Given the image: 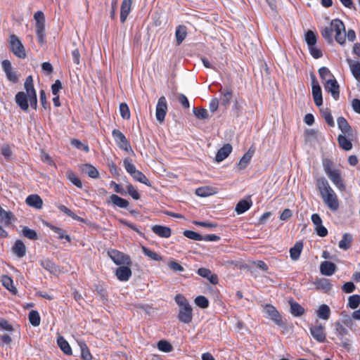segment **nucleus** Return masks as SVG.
Segmentation results:
<instances>
[{
	"label": "nucleus",
	"instance_id": "nucleus-35",
	"mask_svg": "<svg viewBox=\"0 0 360 360\" xmlns=\"http://www.w3.org/2000/svg\"><path fill=\"white\" fill-rule=\"evenodd\" d=\"M321 35L328 43L330 44L333 42V29L332 22L328 25L322 28Z\"/></svg>",
	"mask_w": 360,
	"mask_h": 360
},
{
	"label": "nucleus",
	"instance_id": "nucleus-62",
	"mask_svg": "<svg viewBox=\"0 0 360 360\" xmlns=\"http://www.w3.org/2000/svg\"><path fill=\"white\" fill-rule=\"evenodd\" d=\"M127 193L134 199L139 200L140 198V194L138 191L131 185L129 184L127 186Z\"/></svg>",
	"mask_w": 360,
	"mask_h": 360
},
{
	"label": "nucleus",
	"instance_id": "nucleus-6",
	"mask_svg": "<svg viewBox=\"0 0 360 360\" xmlns=\"http://www.w3.org/2000/svg\"><path fill=\"white\" fill-rule=\"evenodd\" d=\"M9 43L11 50L14 55H15L17 57L20 58H25L26 57L25 48L21 41L16 35L11 34L10 36Z\"/></svg>",
	"mask_w": 360,
	"mask_h": 360
},
{
	"label": "nucleus",
	"instance_id": "nucleus-24",
	"mask_svg": "<svg viewBox=\"0 0 360 360\" xmlns=\"http://www.w3.org/2000/svg\"><path fill=\"white\" fill-rule=\"evenodd\" d=\"M316 313L320 319L328 320L330 318L331 311L327 304H323L320 305Z\"/></svg>",
	"mask_w": 360,
	"mask_h": 360
},
{
	"label": "nucleus",
	"instance_id": "nucleus-7",
	"mask_svg": "<svg viewBox=\"0 0 360 360\" xmlns=\"http://www.w3.org/2000/svg\"><path fill=\"white\" fill-rule=\"evenodd\" d=\"M263 313L266 318L271 319L276 325L279 326H283L284 325L279 312L273 305L266 304L264 307Z\"/></svg>",
	"mask_w": 360,
	"mask_h": 360
},
{
	"label": "nucleus",
	"instance_id": "nucleus-19",
	"mask_svg": "<svg viewBox=\"0 0 360 360\" xmlns=\"http://www.w3.org/2000/svg\"><path fill=\"white\" fill-rule=\"evenodd\" d=\"M255 153V148L250 147L247 153H245L243 157L240 158L239 162L238 163V167L240 169H245L248 165L249 164L250 160L252 159L253 155Z\"/></svg>",
	"mask_w": 360,
	"mask_h": 360
},
{
	"label": "nucleus",
	"instance_id": "nucleus-3",
	"mask_svg": "<svg viewBox=\"0 0 360 360\" xmlns=\"http://www.w3.org/2000/svg\"><path fill=\"white\" fill-rule=\"evenodd\" d=\"M108 255L116 265L131 266L132 264L131 257L128 255H126L117 250H109L108 251Z\"/></svg>",
	"mask_w": 360,
	"mask_h": 360
},
{
	"label": "nucleus",
	"instance_id": "nucleus-43",
	"mask_svg": "<svg viewBox=\"0 0 360 360\" xmlns=\"http://www.w3.org/2000/svg\"><path fill=\"white\" fill-rule=\"evenodd\" d=\"M30 323L33 326H38L40 325V316L37 311L32 310L28 315Z\"/></svg>",
	"mask_w": 360,
	"mask_h": 360
},
{
	"label": "nucleus",
	"instance_id": "nucleus-41",
	"mask_svg": "<svg viewBox=\"0 0 360 360\" xmlns=\"http://www.w3.org/2000/svg\"><path fill=\"white\" fill-rule=\"evenodd\" d=\"M320 110H321V115L324 118L326 123L330 127H334L335 122H334V120L330 113V110L328 108H321Z\"/></svg>",
	"mask_w": 360,
	"mask_h": 360
},
{
	"label": "nucleus",
	"instance_id": "nucleus-13",
	"mask_svg": "<svg viewBox=\"0 0 360 360\" xmlns=\"http://www.w3.org/2000/svg\"><path fill=\"white\" fill-rule=\"evenodd\" d=\"M332 183L335 187L340 191H345L346 189L345 184H344L343 179L341 177L340 170H336L332 174L328 176Z\"/></svg>",
	"mask_w": 360,
	"mask_h": 360
},
{
	"label": "nucleus",
	"instance_id": "nucleus-48",
	"mask_svg": "<svg viewBox=\"0 0 360 360\" xmlns=\"http://www.w3.org/2000/svg\"><path fill=\"white\" fill-rule=\"evenodd\" d=\"M193 112L199 120H205L209 117L208 112L205 108H193Z\"/></svg>",
	"mask_w": 360,
	"mask_h": 360
},
{
	"label": "nucleus",
	"instance_id": "nucleus-9",
	"mask_svg": "<svg viewBox=\"0 0 360 360\" xmlns=\"http://www.w3.org/2000/svg\"><path fill=\"white\" fill-rule=\"evenodd\" d=\"M167 111V101L165 96H161L156 105L155 117L158 121L162 122Z\"/></svg>",
	"mask_w": 360,
	"mask_h": 360
},
{
	"label": "nucleus",
	"instance_id": "nucleus-60",
	"mask_svg": "<svg viewBox=\"0 0 360 360\" xmlns=\"http://www.w3.org/2000/svg\"><path fill=\"white\" fill-rule=\"evenodd\" d=\"M319 75L321 78L326 82L328 79H332L331 77H333L331 75L330 70L326 68L322 67L319 70Z\"/></svg>",
	"mask_w": 360,
	"mask_h": 360
},
{
	"label": "nucleus",
	"instance_id": "nucleus-45",
	"mask_svg": "<svg viewBox=\"0 0 360 360\" xmlns=\"http://www.w3.org/2000/svg\"><path fill=\"white\" fill-rule=\"evenodd\" d=\"M66 176H67L68 179L71 183H72L75 186H76L77 187H78L79 188H81L82 187V184L80 179L77 176H76V175L75 174V173L72 171H71V170L67 171Z\"/></svg>",
	"mask_w": 360,
	"mask_h": 360
},
{
	"label": "nucleus",
	"instance_id": "nucleus-10",
	"mask_svg": "<svg viewBox=\"0 0 360 360\" xmlns=\"http://www.w3.org/2000/svg\"><path fill=\"white\" fill-rule=\"evenodd\" d=\"M324 87L326 91L330 92L335 100H338L340 96L339 85L335 79H328L326 80Z\"/></svg>",
	"mask_w": 360,
	"mask_h": 360
},
{
	"label": "nucleus",
	"instance_id": "nucleus-23",
	"mask_svg": "<svg viewBox=\"0 0 360 360\" xmlns=\"http://www.w3.org/2000/svg\"><path fill=\"white\" fill-rule=\"evenodd\" d=\"M83 173L87 174L89 177L96 179L98 177V172L96 167L89 164H84L80 166Z\"/></svg>",
	"mask_w": 360,
	"mask_h": 360
},
{
	"label": "nucleus",
	"instance_id": "nucleus-38",
	"mask_svg": "<svg viewBox=\"0 0 360 360\" xmlns=\"http://www.w3.org/2000/svg\"><path fill=\"white\" fill-rule=\"evenodd\" d=\"M13 217V214L10 211L4 210L0 205V221L8 225L11 224V221Z\"/></svg>",
	"mask_w": 360,
	"mask_h": 360
},
{
	"label": "nucleus",
	"instance_id": "nucleus-14",
	"mask_svg": "<svg viewBox=\"0 0 360 360\" xmlns=\"http://www.w3.org/2000/svg\"><path fill=\"white\" fill-rule=\"evenodd\" d=\"M336 265L331 262L324 261L320 264V272L323 276H330L336 271Z\"/></svg>",
	"mask_w": 360,
	"mask_h": 360
},
{
	"label": "nucleus",
	"instance_id": "nucleus-32",
	"mask_svg": "<svg viewBox=\"0 0 360 360\" xmlns=\"http://www.w3.org/2000/svg\"><path fill=\"white\" fill-rule=\"evenodd\" d=\"M338 128L345 134H350L352 132V128L348 124L346 119L343 117H340L337 120Z\"/></svg>",
	"mask_w": 360,
	"mask_h": 360
},
{
	"label": "nucleus",
	"instance_id": "nucleus-63",
	"mask_svg": "<svg viewBox=\"0 0 360 360\" xmlns=\"http://www.w3.org/2000/svg\"><path fill=\"white\" fill-rule=\"evenodd\" d=\"M167 265L169 268L174 272L183 271L184 270V267L175 261L169 262Z\"/></svg>",
	"mask_w": 360,
	"mask_h": 360
},
{
	"label": "nucleus",
	"instance_id": "nucleus-31",
	"mask_svg": "<svg viewBox=\"0 0 360 360\" xmlns=\"http://www.w3.org/2000/svg\"><path fill=\"white\" fill-rule=\"evenodd\" d=\"M1 283L2 285L13 294L17 293L18 290L13 285V281L10 276L7 275H3L1 276Z\"/></svg>",
	"mask_w": 360,
	"mask_h": 360
},
{
	"label": "nucleus",
	"instance_id": "nucleus-8",
	"mask_svg": "<svg viewBox=\"0 0 360 360\" xmlns=\"http://www.w3.org/2000/svg\"><path fill=\"white\" fill-rule=\"evenodd\" d=\"M112 136L117 145V146L125 151L131 150V148L129 142L127 139L124 134L119 129H113L112 131Z\"/></svg>",
	"mask_w": 360,
	"mask_h": 360
},
{
	"label": "nucleus",
	"instance_id": "nucleus-30",
	"mask_svg": "<svg viewBox=\"0 0 360 360\" xmlns=\"http://www.w3.org/2000/svg\"><path fill=\"white\" fill-rule=\"evenodd\" d=\"M110 198V201L115 206L120 208H127L129 206V201L118 196L117 195L112 194Z\"/></svg>",
	"mask_w": 360,
	"mask_h": 360
},
{
	"label": "nucleus",
	"instance_id": "nucleus-22",
	"mask_svg": "<svg viewBox=\"0 0 360 360\" xmlns=\"http://www.w3.org/2000/svg\"><path fill=\"white\" fill-rule=\"evenodd\" d=\"M303 248V243L302 241L295 243L293 247L290 249V256L293 261H297L300 258V254Z\"/></svg>",
	"mask_w": 360,
	"mask_h": 360
},
{
	"label": "nucleus",
	"instance_id": "nucleus-54",
	"mask_svg": "<svg viewBox=\"0 0 360 360\" xmlns=\"http://www.w3.org/2000/svg\"><path fill=\"white\" fill-rule=\"evenodd\" d=\"M305 40L309 47L315 46L317 40L315 33L311 30L307 31L305 34Z\"/></svg>",
	"mask_w": 360,
	"mask_h": 360
},
{
	"label": "nucleus",
	"instance_id": "nucleus-29",
	"mask_svg": "<svg viewBox=\"0 0 360 360\" xmlns=\"http://www.w3.org/2000/svg\"><path fill=\"white\" fill-rule=\"evenodd\" d=\"M217 189L210 186H202L195 190V194L200 197H207L217 193Z\"/></svg>",
	"mask_w": 360,
	"mask_h": 360
},
{
	"label": "nucleus",
	"instance_id": "nucleus-28",
	"mask_svg": "<svg viewBox=\"0 0 360 360\" xmlns=\"http://www.w3.org/2000/svg\"><path fill=\"white\" fill-rule=\"evenodd\" d=\"M347 60L354 77L357 80H360V62L353 61L351 59H347Z\"/></svg>",
	"mask_w": 360,
	"mask_h": 360
},
{
	"label": "nucleus",
	"instance_id": "nucleus-12",
	"mask_svg": "<svg viewBox=\"0 0 360 360\" xmlns=\"http://www.w3.org/2000/svg\"><path fill=\"white\" fill-rule=\"evenodd\" d=\"M130 266L121 265L115 271V276L120 281H127L131 276Z\"/></svg>",
	"mask_w": 360,
	"mask_h": 360
},
{
	"label": "nucleus",
	"instance_id": "nucleus-42",
	"mask_svg": "<svg viewBox=\"0 0 360 360\" xmlns=\"http://www.w3.org/2000/svg\"><path fill=\"white\" fill-rule=\"evenodd\" d=\"M135 181L142 183L146 186H150V181L141 171L137 170L136 173L131 176Z\"/></svg>",
	"mask_w": 360,
	"mask_h": 360
},
{
	"label": "nucleus",
	"instance_id": "nucleus-44",
	"mask_svg": "<svg viewBox=\"0 0 360 360\" xmlns=\"http://www.w3.org/2000/svg\"><path fill=\"white\" fill-rule=\"evenodd\" d=\"M143 253L149 257L150 259L154 261H161L162 259V257L158 253L151 251L150 249L145 246H142L141 248Z\"/></svg>",
	"mask_w": 360,
	"mask_h": 360
},
{
	"label": "nucleus",
	"instance_id": "nucleus-40",
	"mask_svg": "<svg viewBox=\"0 0 360 360\" xmlns=\"http://www.w3.org/2000/svg\"><path fill=\"white\" fill-rule=\"evenodd\" d=\"M338 141L340 146L345 150H349L352 148V142L347 139L345 136L344 135H339L338 137Z\"/></svg>",
	"mask_w": 360,
	"mask_h": 360
},
{
	"label": "nucleus",
	"instance_id": "nucleus-51",
	"mask_svg": "<svg viewBox=\"0 0 360 360\" xmlns=\"http://www.w3.org/2000/svg\"><path fill=\"white\" fill-rule=\"evenodd\" d=\"M317 286L324 290L328 292L332 289V284L327 278H321L317 281Z\"/></svg>",
	"mask_w": 360,
	"mask_h": 360
},
{
	"label": "nucleus",
	"instance_id": "nucleus-34",
	"mask_svg": "<svg viewBox=\"0 0 360 360\" xmlns=\"http://www.w3.org/2000/svg\"><path fill=\"white\" fill-rule=\"evenodd\" d=\"M312 96L316 105L320 107L323 104V97L321 86H315L311 88Z\"/></svg>",
	"mask_w": 360,
	"mask_h": 360
},
{
	"label": "nucleus",
	"instance_id": "nucleus-59",
	"mask_svg": "<svg viewBox=\"0 0 360 360\" xmlns=\"http://www.w3.org/2000/svg\"><path fill=\"white\" fill-rule=\"evenodd\" d=\"M71 144L76 148L85 151L86 153H88L89 151V148L88 145L82 143L80 141L77 139L72 140Z\"/></svg>",
	"mask_w": 360,
	"mask_h": 360
},
{
	"label": "nucleus",
	"instance_id": "nucleus-36",
	"mask_svg": "<svg viewBox=\"0 0 360 360\" xmlns=\"http://www.w3.org/2000/svg\"><path fill=\"white\" fill-rule=\"evenodd\" d=\"M36 34L40 44L45 42V22L36 23Z\"/></svg>",
	"mask_w": 360,
	"mask_h": 360
},
{
	"label": "nucleus",
	"instance_id": "nucleus-11",
	"mask_svg": "<svg viewBox=\"0 0 360 360\" xmlns=\"http://www.w3.org/2000/svg\"><path fill=\"white\" fill-rule=\"evenodd\" d=\"M311 336L318 342H323L326 338L324 327L322 325L314 326L310 328Z\"/></svg>",
	"mask_w": 360,
	"mask_h": 360
},
{
	"label": "nucleus",
	"instance_id": "nucleus-50",
	"mask_svg": "<svg viewBox=\"0 0 360 360\" xmlns=\"http://www.w3.org/2000/svg\"><path fill=\"white\" fill-rule=\"evenodd\" d=\"M221 92V103L224 105H226L229 103L232 98V91L226 89L225 91H220Z\"/></svg>",
	"mask_w": 360,
	"mask_h": 360
},
{
	"label": "nucleus",
	"instance_id": "nucleus-1",
	"mask_svg": "<svg viewBox=\"0 0 360 360\" xmlns=\"http://www.w3.org/2000/svg\"><path fill=\"white\" fill-rule=\"evenodd\" d=\"M316 186L324 203L330 210L337 211L339 208L338 198L328 181L323 177L319 178L316 180Z\"/></svg>",
	"mask_w": 360,
	"mask_h": 360
},
{
	"label": "nucleus",
	"instance_id": "nucleus-20",
	"mask_svg": "<svg viewBox=\"0 0 360 360\" xmlns=\"http://www.w3.org/2000/svg\"><path fill=\"white\" fill-rule=\"evenodd\" d=\"M133 0H123L121 6L120 21L124 23L131 11Z\"/></svg>",
	"mask_w": 360,
	"mask_h": 360
},
{
	"label": "nucleus",
	"instance_id": "nucleus-46",
	"mask_svg": "<svg viewBox=\"0 0 360 360\" xmlns=\"http://www.w3.org/2000/svg\"><path fill=\"white\" fill-rule=\"evenodd\" d=\"M360 304V295H353L348 297L347 306L350 309H356Z\"/></svg>",
	"mask_w": 360,
	"mask_h": 360
},
{
	"label": "nucleus",
	"instance_id": "nucleus-37",
	"mask_svg": "<svg viewBox=\"0 0 360 360\" xmlns=\"http://www.w3.org/2000/svg\"><path fill=\"white\" fill-rule=\"evenodd\" d=\"M41 266L48 271L51 274H54L57 271V266L56 264L50 259H42L40 262Z\"/></svg>",
	"mask_w": 360,
	"mask_h": 360
},
{
	"label": "nucleus",
	"instance_id": "nucleus-5",
	"mask_svg": "<svg viewBox=\"0 0 360 360\" xmlns=\"http://www.w3.org/2000/svg\"><path fill=\"white\" fill-rule=\"evenodd\" d=\"M24 87H25V89L26 90L31 107L33 108L34 109H37V94H36V91L34 88L33 78L31 75L28 76L26 78V80L24 84Z\"/></svg>",
	"mask_w": 360,
	"mask_h": 360
},
{
	"label": "nucleus",
	"instance_id": "nucleus-2",
	"mask_svg": "<svg viewBox=\"0 0 360 360\" xmlns=\"http://www.w3.org/2000/svg\"><path fill=\"white\" fill-rule=\"evenodd\" d=\"M174 300L179 307L178 314L179 321L184 323H191L193 319V309L188 300L181 294H177Z\"/></svg>",
	"mask_w": 360,
	"mask_h": 360
},
{
	"label": "nucleus",
	"instance_id": "nucleus-56",
	"mask_svg": "<svg viewBox=\"0 0 360 360\" xmlns=\"http://www.w3.org/2000/svg\"><path fill=\"white\" fill-rule=\"evenodd\" d=\"M195 303L197 306L202 309H206L209 306V301L208 300L202 295H199L195 297Z\"/></svg>",
	"mask_w": 360,
	"mask_h": 360
},
{
	"label": "nucleus",
	"instance_id": "nucleus-47",
	"mask_svg": "<svg viewBox=\"0 0 360 360\" xmlns=\"http://www.w3.org/2000/svg\"><path fill=\"white\" fill-rule=\"evenodd\" d=\"M58 344L60 349L66 354H70L72 353L71 347L69 343L63 338L58 339Z\"/></svg>",
	"mask_w": 360,
	"mask_h": 360
},
{
	"label": "nucleus",
	"instance_id": "nucleus-53",
	"mask_svg": "<svg viewBox=\"0 0 360 360\" xmlns=\"http://www.w3.org/2000/svg\"><path fill=\"white\" fill-rule=\"evenodd\" d=\"M22 234L23 236L30 239V240H37V232L28 228L27 226H24L22 230Z\"/></svg>",
	"mask_w": 360,
	"mask_h": 360
},
{
	"label": "nucleus",
	"instance_id": "nucleus-57",
	"mask_svg": "<svg viewBox=\"0 0 360 360\" xmlns=\"http://www.w3.org/2000/svg\"><path fill=\"white\" fill-rule=\"evenodd\" d=\"M159 350L164 352H169L172 350V346L166 340H160L158 343Z\"/></svg>",
	"mask_w": 360,
	"mask_h": 360
},
{
	"label": "nucleus",
	"instance_id": "nucleus-58",
	"mask_svg": "<svg viewBox=\"0 0 360 360\" xmlns=\"http://www.w3.org/2000/svg\"><path fill=\"white\" fill-rule=\"evenodd\" d=\"M120 112L123 119L129 120L130 118V111L126 103H122L120 105Z\"/></svg>",
	"mask_w": 360,
	"mask_h": 360
},
{
	"label": "nucleus",
	"instance_id": "nucleus-49",
	"mask_svg": "<svg viewBox=\"0 0 360 360\" xmlns=\"http://www.w3.org/2000/svg\"><path fill=\"white\" fill-rule=\"evenodd\" d=\"M123 165L126 171L131 176L138 170L135 165L132 163L131 160L125 158L123 161Z\"/></svg>",
	"mask_w": 360,
	"mask_h": 360
},
{
	"label": "nucleus",
	"instance_id": "nucleus-27",
	"mask_svg": "<svg viewBox=\"0 0 360 360\" xmlns=\"http://www.w3.org/2000/svg\"><path fill=\"white\" fill-rule=\"evenodd\" d=\"M187 35V29L184 25H179L176 28L175 37L176 44L180 45L185 39Z\"/></svg>",
	"mask_w": 360,
	"mask_h": 360
},
{
	"label": "nucleus",
	"instance_id": "nucleus-18",
	"mask_svg": "<svg viewBox=\"0 0 360 360\" xmlns=\"http://www.w3.org/2000/svg\"><path fill=\"white\" fill-rule=\"evenodd\" d=\"M15 102L22 110L28 109V96L27 93L20 91L15 95Z\"/></svg>",
	"mask_w": 360,
	"mask_h": 360
},
{
	"label": "nucleus",
	"instance_id": "nucleus-64",
	"mask_svg": "<svg viewBox=\"0 0 360 360\" xmlns=\"http://www.w3.org/2000/svg\"><path fill=\"white\" fill-rule=\"evenodd\" d=\"M314 229L317 235L321 237H325L328 235V230L322 224L314 226Z\"/></svg>",
	"mask_w": 360,
	"mask_h": 360
},
{
	"label": "nucleus",
	"instance_id": "nucleus-21",
	"mask_svg": "<svg viewBox=\"0 0 360 360\" xmlns=\"http://www.w3.org/2000/svg\"><path fill=\"white\" fill-rule=\"evenodd\" d=\"M289 304L290 306V313L292 316H301L304 314L305 310L304 307H302L298 302L293 300H289Z\"/></svg>",
	"mask_w": 360,
	"mask_h": 360
},
{
	"label": "nucleus",
	"instance_id": "nucleus-61",
	"mask_svg": "<svg viewBox=\"0 0 360 360\" xmlns=\"http://www.w3.org/2000/svg\"><path fill=\"white\" fill-rule=\"evenodd\" d=\"M323 165V168H324L325 172L327 174V176L330 175L333 172L337 170V169H333V163L330 160H328V159L324 160Z\"/></svg>",
	"mask_w": 360,
	"mask_h": 360
},
{
	"label": "nucleus",
	"instance_id": "nucleus-16",
	"mask_svg": "<svg viewBox=\"0 0 360 360\" xmlns=\"http://www.w3.org/2000/svg\"><path fill=\"white\" fill-rule=\"evenodd\" d=\"M232 151V146L229 143L224 144L217 153L216 161L220 162L225 160Z\"/></svg>",
	"mask_w": 360,
	"mask_h": 360
},
{
	"label": "nucleus",
	"instance_id": "nucleus-52",
	"mask_svg": "<svg viewBox=\"0 0 360 360\" xmlns=\"http://www.w3.org/2000/svg\"><path fill=\"white\" fill-rule=\"evenodd\" d=\"M53 231H54L58 235V238L60 240L61 239H66L68 241H70L71 238L69 235L65 234V231H63L62 229L51 225L49 226Z\"/></svg>",
	"mask_w": 360,
	"mask_h": 360
},
{
	"label": "nucleus",
	"instance_id": "nucleus-33",
	"mask_svg": "<svg viewBox=\"0 0 360 360\" xmlns=\"http://www.w3.org/2000/svg\"><path fill=\"white\" fill-rule=\"evenodd\" d=\"M252 205L251 200H242L239 201L235 208L237 214H240L248 210Z\"/></svg>",
	"mask_w": 360,
	"mask_h": 360
},
{
	"label": "nucleus",
	"instance_id": "nucleus-39",
	"mask_svg": "<svg viewBox=\"0 0 360 360\" xmlns=\"http://www.w3.org/2000/svg\"><path fill=\"white\" fill-rule=\"evenodd\" d=\"M79 346L81 350V357L83 360H91L92 356L89 350L88 347L84 342H79Z\"/></svg>",
	"mask_w": 360,
	"mask_h": 360
},
{
	"label": "nucleus",
	"instance_id": "nucleus-55",
	"mask_svg": "<svg viewBox=\"0 0 360 360\" xmlns=\"http://www.w3.org/2000/svg\"><path fill=\"white\" fill-rule=\"evenodd\" d=\"M184 236L189 239L201 241L202 240V236L190 230H186L184 231Z\"/></svg>",
	"mask_w": 360,
	"mask_h": 360
},
{
	"label": "nucleus",
	"instance_id": "nucleus-17",
	"mask_svg": "<svg viewBox=\"0 0 360 360\" xmlns=\"http://www.w3.org/2000/svg\"><path fill=\"white\" fill-rule=\"evenodd\" d=\"M25 202L29 206L36 209H41L43 206L42 199L38 195L35 194L28 195Z\"/></svg>",
	"mask_w": 360,
	"mask_h": 360
},
{
	"label": "nucleus",
	"instance_id": "nucleus-15",
	"mask_svg": "<svg viewBox=\"0 0 360 360\" xmlns=\"http://www.w3.org/2000/svg\"><path fill=\"white\" fill-rule=\"evenodd\" d=\"M152 231L161 238H169L172 234V230L169 227L162 225H154L151 227Z\"/></svg>",
	"mask_w": 360,
	"mask_h": 360
},
{
	"label": "nucleus",
	"instance_id": "nucleus-4",
	"mask_svg": "<svg viewBox=\"0 0 360 360\" xmlns=\"http://www.w3.org/2000/svg\"><path fill=\"white\" fill-rule=\"evenodd\" d=\"M332 27L335 41L340 45L345 44L346 31L344 23L339 19H335L332 20Z\"/></svg>",
	"mask_w": 360,
	"mask_h": 360
},
{
	"label": "nucleus",
	"instance_id": "nucleus-26",
	"mask_svg": "<svg viewBox=\"0 0 360 360\" xmlns=\"http://www.w3.org/2000/svg\"><path fill=\"white\" fill-rule=\"evenodd\" d=\"M352 240V236L349 233H345L343 234L342 238L340 240L338 247L342 250H347L350 248Z\"/></svg>",
	"mask_w": 360,
	"mask_h": 360
},
{
	"label": "nucleus",
	"instance_id": "nucleus-25",
	"mask_svg": "<svg viewBox=\"0 0 360 360\" xmlns=\"http://www.w3.org/2000/svg\"><path fill=\"white\" fill-rule=\"evenodd\" d=\"M13 251L18 257H23L26 254V247L21 240H17L13 247Z\"/></svg>",
	"mask_w": 360,
	"mask_h": 360
}]
</instances>
